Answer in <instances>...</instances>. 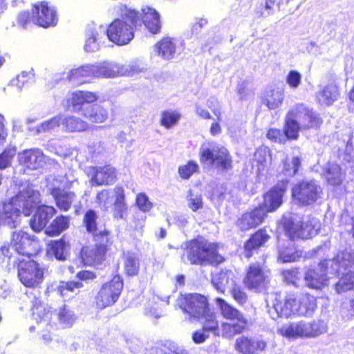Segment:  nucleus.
<instances>
[{"label": "nucleus", "instance_id": "nucleus-51", "mask_svg": "<svg viewBox=\"0 0 354 354\" xmlns=\"http://www.w3.org/2000/svg\"><path fill=\"white\" fill-rule=\"evenodd\" d=\"M354 288V272H349L344 275L335 284V290L338 293L350 290Z\"/></svg>", "mask_w": 354, "mask_h": 354}, {"label": "nucleus", "instance_id": "nucleus-1", "mask_svg": "<svg viewBox=\"0 0 354 354\" xmlns=\"http://www.w3.org/2000/svg\"><path fill=\"white\" fill-rule=\"evenodd\" d=\"M115 10L120 17L113 20L106 29V36L117 45H126L133 39L136 27L141 25L140 13L122 4L115 6Z\"/></svg>", "mask_w": 354, "mask_h": 354}, {"label": "nucleus", "instance_id": "nucleus-45", "mask_svg": "<svg viewBox=\"0 0 354 354\" xmlns=\"http://www.w3.org/2000/svg\"><path fill=\"white\" fill-rule=\"evenodd\" d=\"M203 328L207 332H212L214 335H219L218 322L215 314L209 309L201 318Z\"/></svg>", "mask_w": 354, "mask_h": 354}, {"label": "nucleus", "instance_id": "nucleus-32", "mask_svg": "<svg viewBox=\"0 0 354 354\" xmlns=\"http://www.w3.org/2000/svg\"><path fill=\"white\" fill-rule=\"evenodd\" d=\"M62 126L67 132H82L89 129V124L73 115H62Z\"/></svg>", "mask_w": 354, "mask_h": 354}, {"label": "nucleus", "instance_id": "nucleus-36", "mask_svg": "<svg viewBox=\"0 0 354 354\" xmlns=\"http://www.w3.org/2000/svg\"><path fill=\"white\" fill-rule=\"evenodd\" d=\"M216 304L218 306L221 313L224 318L231 321L241 322L247 323V319L236 308L227 304L222 299H216Z\"/></svg>", "mask_w": 354, "mask_h": 354}, {"label": "nucleus", "instance_id": "nucleus-2", "mask_svg": "<svg viewBox=\"0 0 354 354\" xmlns=\"http://www.w3.org/2000/svg\"><path fill=\"white\" fill-rule=\"evenodd\" d=\"M40 194L32 186L27 185L21 189L19 194L10 201L4 203L0 211V225H6L11 228L19 224L20 209L26 215L33 206L39 202Z\"/></svg>", "mask_w": 354, "mask_h": 354}, {"label": "nucleus", "instance_id": "nucleus-5", "mask_svg": "<svg viewBox=\"0 0 354 354\" xmlns=\"http://www.w3.org/2000/svg\"><path fill=\"white\" fill-rule=\"evenodd\" d=\"M278 331L280 335L288 339L313 338L324 333L326 327L321 321H299L284 324Z\"/></svg>", "mask_w": 354, "mask_h": 354}, {"label": "nucleus", "instance_id": "nucleus-41", "mask_svg": "<svg viewBox=\"0 0 354 354\" xmlns=\"http://www.w3.org/2000/svg\"><path fill=\"white\" fill-rule=\"evenodd\" d=\"M301 128L295 116L294 111L289 112L286 116V122L284 127V133L286 139H297L299 136V131Z\"/></svg>", "mask_w": 354, "mask_h": 354}, {"label": "nucleus", "instance_id": "nucleus-10", "mask_svg": "<svg viewBox=\"0 0 354 354\" xmlns=\"http://www.w3.org/2000/svg\"><path fill=\"white\" fill-rule=\"evenodd\" d=\"M122 287L120 276H115L109 282L104 283L95 297L97 307L104 308L113 305L118 299Z\"/></svg>", "mask_w": 354, "mask_h": 354}, {"label": "nucleus", "instance_id": "nucleus-26", "mask_svg": "<svg viewBox=\"0 0 354 354\" xmlns=\"http://www.w3.org/2000/svg\"><path fill=\"white\" fill-rule=\"evenodd\" d=\"M141 24L144 23L147 28L152 33L156 34L160 29V21L158 13L153 8L145 6L140 13Z\"/></svg>", "mask_w": 354, "mask_h": 354}, {"label": "nucleus", "instance_id": "nucleus-14", "mask_svg": "<svg viewBox=\"0 0 354 354\" xmlns=\"http://www.w3.org/2000/svg\"><path fill=\"white\" fill-rule=\"evenodd\" d=\"M57 18L56 12L50 8L46 3L41 2L34 6L32 10V22L41 27L56 25Z\"/></svg>", "mask_w": 354, "mask_h": 354}, {"label": "nucleus", "instance_id": "nucleus-59", "mask_svg": "<svg viewBox=\"0 0 354 354\" xmlns=\"http://www.w3.org/2000/svg\"><path fill=\"white\" fill-rule=\"evenodd\" d=\"M198 165L194 162H189L187 164L181 165L178 168V173L181 178L188 179L194 173L196 172Z\"/></svg>", "mask_w": 354, "mask_h": 354}, {"label": "nucleus", "instance_id": "nucleus-42", "mask_svg": "<svg viewBox=\"0 0 354 354\" xmlns=\"http://www.w3.org/2000/svg\"><path fill=\"white\" fill-rule=\"evenodd\" d=\"M231 276V272H219L213 275L212 283L218 292L223 293L227 287L234 286V282Z\"/></svg>", "mask_w": 354, "mask_h": 354}, {"label": "nucleus", "instance_id": "nucleus-56", "mask_svg": "<svg viewBox=\"0 0 354 354\" xmlns=\"http://www.w3.org/2000/svg\"><path fill=\"white\" fill-rule=\"evenodd\" d=\"M187 206L193 211L202 209L203 206L202 196L200 194L194 193L192 190L189 191L187 196Z\"/></svg>", "mask_w": 354, "mask_h": 354}, {"label": "nucleus", "instance_id": "nucleus-6", "mask_svg": "<svg viewBox=\"0 0 354 354\" xmlns=\"http://www.w3.org/2000/svg\"><path fill=\"white\" fill-rule=\"evenodd\" d=\"M283 226L290 239H309L317 234L320 223L315 218L289 216L284 218Z\"/></svg>", "mask_w": 354, "mask_h": 354}, {"label": "nucleus", "instance_id": "nucleus-58", "mask_svg": "<svg viewBox=\"0 0 354 354\" xmlns=\"http://www.w3.org/2000/svg\"><path fill=\"white\" fill-rule=\"evenodd\" d=\"M113 192V190L111 191L104 189L97 194L96 203L100 207L104 209H107L112 204V200L111 198L113 197L112 196Z\"/></svg>", "mask_w": 354, "mask_h": 354}, {"label": "nucleus", "instance_id": "nucleus-38", "mask_svg": "<svg viewBox=\"0 0 354 354\" xmlns=\"http://www.w3.org/2000/svg\"><path fill=\"white\" fill-rule=\"evenodd\" d=\"M270 162L271 156L267 147H260L255 151L252 165L257 167L259 174L265 171Z\"/></svg>", "mask_w": 354, "mask_h": 354}, {"label": "nucleus", "instance_id": "nucleus-9", "mask_svg": "<svg viewBox=\"0 0 354 354\" xmlns=\"http://www.w3.org/2000/svg\"><path fill=\"white\" fill-rule=\"evenodd\" d=\"M18 277L25 286L35 288L43 281L44 272L36 261L23 259L19 263Z\"/></svg>", "mask_w": 354, "mask_h": 354}, {"label": "nucleus", "instance_id": "nucleus-11", "mask_svg": "<svg viewBox=\"0 0 354 354\" xmlns=\"http://www.w3.org/2000/svg\"><path fill=\"white\" fill-rule=\"evenodd\" d=\"M321 188L313 180L302 181L292 189L294 201L301 205H310L319 197Z\"/></svg>", "mask_w": 354, "mask_h": 354}, {"label": "nucleus", "instance_id": "nucleus-8", "mask_svg": "<svg viewBox=\"0 0 354 354\" xmlns=\"http://www.w3.org/2000/svg\"><path fill=\"white\" fill-rule=\"evenodd\" d=\"M201 161L209 163L218 169L225 170L232 167V159L227 149L219 146L203 145L200 149Z\"/></svg>", "mask_w": 354, "mask_h": 354}, {"label": "nucleus", "instance_id": "nucleus-49", "mask_svg": "<svg viewBox=\"0 0 354 354\" xmlns=\"http://www.w3.org/2000/svg\"><path fill=\"white\" fill-rule=\"evenodd\" d=\"M120 76H131L138 74L145 70L144 64L138 60H133L129 63L120 64Z\"/></svg>", "mask_w": 354, "mask_h": 354}, {"label": "nucleus", "instance_id": "nucleus-22", "mask_svg": "<svg viewBox=\"0 0 354 354\" xmlns=\"http://www.w3.org/2000/svg\"><path fill=\"white\" fill-rule=\"evenodd\" d=\"M99 96L96 93L88 91H77L68 94L67 101L73 106L74 110L80 111L82 109L84 104H90L96 102Z\"/></svg>", "mask_w": 354, "mask_h": 354}, {"label": "nucleus", "instance_id": "nucleus-15", "mask_svg": "<svg viewBox=\"0 0 354 354\" xmlns=\"http://www.w3.org/2000/svg\"><path fill=\"white\" fill-rule=\"evenodd\" d=\"M11 247L17 253L30 257L36 253L38 242L22 231L14 232L12 236Z\"/></svg>", "mask_w": 354, "mask_h": 354}, {"label": "nucleus", "instance_id": "nucleus-25", "mask_svg": "<svg viewBox=\"0 0 354 354\" xmlns=\"http://www.w3.org/2000/svg\"><path fill=\"white\" fill-rule=\"evenodd\" d=\"M293 111L296 119L304 129L317 127L322 122L320 118L312 110L303 106H299Z\"/></svg>", "mask_w": 354, "mask_h": 354}, {"label": "nucleus", "instance_id": "nucleus-64", "mask_svg": "<svg viewBox=\"0 0 354 354\" xmlns=\"http://www.w3.org/2000/svg\"><path fill=\"white\" fill-rule=\"evenodd\" d=\"M298 257L299 254L292 248H288L279 251V259L283 262L295 261Z\"/></svg>", "mask_w": 354, "mask_h": 354}, {"label": "nucleus", "instance_id": "nucleus-28", "mask_svg": "<svg viewBox=\"0 0 354 354\" xmlns=\"http://www.w3.org/2000/svg\"><path fill=\"white\" fill-rule=\"evenodd\" d=\"M317 307L316 298L309 294L298 295L297 315L311 317Z\"/></svg>", "mask_w": 354, "mask_h": 354}, {"label": "nucleus", "instance_id": "nucleus-4", "mask_svg": "<svg viewBox=\"0 0 354 354\" xmlns=\"http://www.w3.org/2000/svg\"><path fill=\"white\" fill-rule=\"evenodd\" d=\"M186 256L191 264H218L223 261V258L218 253L217 244L202 237L187 243Z\"/></svg>", "mask_w": 354, "mask_h": 354}, {"label": "nucleus", "instance_id": "nucleus-62", "mask_svg": "<svg viewBox=\"0 0 354 354\" xmlns=\"http://www.w3.org/2000/svg\"><path fill=\"white\" fill-rule=\"evenodd\" d=\"M96 218V214L93 210L87 212L84 216V223L87 230L93 234L97 230Z\"/></svg>", "mask_w": 354, "mask_h": 354}, {"label": "nucleus", "instance_id": "nucleus-16", "mask_svg": "<svg viewBox=\"0 0 354 354\" xmlns=\"http://www.w3.org/2000/svg\"><path fill=\"white\" fill-rule=\"evenodd\" d=\"M266 217L264 209L257 207L243 214L236 221V225L241 231H248L260 225Z\"/></svg>", "mask_w": 354, "mask_h": 354}, {"label": "nucleus", "instance_id": "nucleus-31", "mask_svg": "<svg viewBox=\"0 0 354 354\" xmlns=\"http://www.w3.org/2000/svg\"><path fill=\"white\" fill-rule=\"evenodd\" d=\"M176 48V41L172 38L165 37L154 46L153 50L158 57L169 60L174 57Z\"/></svg>", "mask_w": 354, "mask_h": 354}, {"label": "nucleus", "instance_id": "nucleus-3", "mask_svg": "<svg viewBox=\"0 0 354 354\" xmlns=\"http://www.w3.org/2000/svg\"><path fill=\"white\" fill-rule=\"evenodd\" d=\"M354 264V252H342L337 254L335 258L327 259L319 265L318 271L308 270L305 275L306 285L311 288L320 289L326 285L329 275H335L342 269Z\"/></svg>", "mask_w": 354, "mask_h": 354}, {"label": "nucleus", "instance_id": "nucleus-60", "mask_svg": "<svg viewBox=\"0 0 354 354\" xmlns=\"http://www.w3.org/2000/svg\"><path fill=\"white\" fill-rule=\"evenodd\" d=\"M301 77L299 71L291 70L286 77V82L291 88L296 89L301 84Z\"/></svg>", "mask_w": 354, "mask_h": 354}, {"label": "nucleus", "instance_id": "nucleus-53", "mask_svg": "<svg viewBox=\"0 0 354 354\" xmlns=\"http://www.w3.org/2000/svg\"><path fill=\"white\" fill-rule=\"evenodd\" d=\"M52 250L56 259L65 260L68 256L69 244L63 239H60L53 243Z\"/></svg>", "mask_w": 354, "mask_h": 354}, {"label": "nucleus", "instance_id": "nucleus-54", "mask_svg": "<svg viewBox=\"0 0 354 354\" xmlns=\"http://www.w3.org/2000/svg\"><path fill=\"white\" fill-rule=\"evenodd\" d=\"M16 156L15 147H8L0 153V170H4L12 166L14 158Z\"/></svg>", "mask_w": 354, "mask_h": 354}, {"label": "nucleus", "instance_id": "nucleus-17", "mask_svg": "<svg viewBox=\"0 0 354 354\" xmlns=\"http://www.w3.org/2000/svg\"><path fill=\"white\" fill-rule=\"evenodd\" d=\"M18 160L19 164L24 167L36 170L44 167L47 158L41 150L33 149L19 153Z\"/></svg>", "mask_w": 354, "mask_h": 354}, {"label": "nucleus", "instance_id": "nucleus-34", "mask_svg": "<svg viewBox=\"0 0 354 354\" xmlns=\"http://www.w3.org/2000/svg\"><path fill=\"white\" fill-rule=\"evenodd\" d=\"M50 194L55 200L57 206L64 211H68L75 199L73 192H66L58 188H53Z\"/></svg>", "mask_w": 354, "mask_h": 354}, {"label": "nucleus", "instance_id": "nucleus-47", "mask_svg": "<svg viewBox=\"0 0 354 354\" xmlns=\"http://www.w3.org/2000/svg\"><path fill=\"white\" fill-rule=\"evenodd\" d=\"M81 282L76 281H61L57 288V292L62 297H70L72 294H77V291L82 287Z\"/></svg>", "mask_w": 354, "mask_h": 354}, {"label": "nucleus", "instance_id": "nucleus-43", "mask_svg": "<svg viewBox=\"0 0 354 354\" xmlns=\"http://www.w3.org/2000/svg\"><path fill=\"white\" fill-rule=\"evenodd\" d=\"M69 227V219L67 216H60L55 218L46 229V234L55 236L60 234Z\"/></svg>", "mask_w": 354, "mask_h": 354}, {"label": "nucleus", "instance_id": "nucleus-52", "mask_svg": "<svg viewBox=\"0 0 354 354\" xmlns=\"http://www.w3.org/2000/svg\"><path fill=\"white\" fill-rule=\"evenodd\" d=\"M180 114L176 111H165L161 114L160 124L167 129L176 125L180 118Z\"/></svg>", "mask_w": 354, "mask_h": 354}, {"label": "nucleus", "instance_id": "nucleus-63", "mask_svg": "<svg viewBox=\"0 0 354 354\" xmlns=\"http://www.w3.org/2000/svg\"><path fill=\"white\" fill-rule=\"evenodd\" d=\"M266 136L269 140L277 143H284L287 140L284 132L274 128L270 129L267 131Z\"/></svg>", "mask_w": 354, "mask_h": 354}, {"label": "nucleus", "instance_id": "nucleus-18", "mask_svg": "<svg viewBox=\"0 0 354 354\" xmlns=\"http://www.w3.org/2000/svg\"><path fill=\"white\" fill-rule=\"evenodd\" d=\"M266 346V342L259 337L241 336L236 339L235 343V349L242 354H257Z\"/></svg>", "mask_w": 354, "mask_h": 354}, {"label": "nucleus", "instance_id": "nucleus-39", "mask_svg": "<svg viewBox=\"0 0 354 354\" xmlns=\"http://www.w3.org/2000/svg\"><path fill=\"white\" fill-rule=\"evenodd\" d=\"M270 236L265 230L257 231L245 244V256L250 258L251 252L263 245L269 239Z\"/></svg>", "mask_w": 354, "mask_h": 354}, {"label": "nucleus", "instance_id": "nucleus-24", "mask_svg": "<svg viewBox=\"0 0 354 354\" xmlns=\"http://www.w3.org/2000/svg\"><path fill=\"white\" fill-rule=\"evenodd\" d=\"M82 115L93 123H104L109 116V110L101 104H95L82 109Z\"/></svg>", "mask_w": 354, "mask_h": 354}, {"label": "nucleus", "instance_id": "nucleus-55", "mask_svg": "<svg viewBox=\"0 0 354 354\" xmlns=\"http://www.w3.org/2000/svg\"><path fill=\"white\" fill-rule=\"evenodd\" d=\"M62 125V115H57L48 120H46L37 127V133H44L55 129Z\"/></svg>", "mask_w": 354, "mask_h": 354}, {"label": "nucleus", "instance_id": "nucleus-27", "mask_svg": "<svg viewBox=\"0 0 354 354\" xmlns=\"http://www.w3.org/2000/svg\"><path fill=\"white\" fill-rule=\"evenodd\" d=\"M116 179V171L111 165L99 167L91 178V183L96 185L113 183Z\"/></svg>", "mask_w": 354, "mask_h": 354}, {"label": "nucleus", "instance_id": "nucleus-12", "mask_svg": "<svg viewBox=\"0 0 354 354\" xmlns=\"http://www.w3.org/2000/svg\"><path fill=\"white\" fill-rule=\"evenodd\" d=\"M270 282V272L261 267L259 263L250 265L243 280L245 286L250 290L260 292Z\"/></svg>", "mask_w": 354, "mask_h": 354}, {"label": "nucleus", "instance_id": "nucleus-37", "mask_svg": "<svg viewBox=\"0 0 354 354\" xmlns=\"http://www.w3.org/2000/svg\"><path fill=\"white\" fill-rule=\"evenodd\" d=\"M325 176L330 185H339L345 178V172L339 165L329 162L325 169Z\"/></svg>", "mask_w": 354, "mask_h": 354}, {"label": "nucleus", "instance_id": "nucleus-50", "mask_svg": "<svg viewBox=\"0 0 354 354\" xmlns=\"http://www.w3.org/2000/svg\"><path fill=\"white\" fill-rule=\"evenodd\" d=\"M247 323L236 322V323H223L222 324L223 336L232 337L234 335L242 333Z\"/></svg>", "mask_w": 354, "mask_h": 354}, {"label": "nucleus", "instance_id": "nucleus-20", "mask_svg": "<svg viewBox=\"0 0 354 354\" xmlns=\"http://www.w3.org/2000/svg\"><path fill=\"white\" fill-rule=\"evenodd\" d=\"M55 213L56 209L52 206H39L30 221L31 228L35 232H40Z\"/></svg>", "mask_w": 354, "mask_h": 354}, {"label": "nucleus", "instance_id": "nucleus-29", "mask_svg": "<svg viewBox=\"0 0 354 354\" xmlns=\"http://www.w3.org/2000/svg\"><path fill=\"white\" fill-rule=\"evenodd\" d=\"M91 77H95L94 65L92 64L72 69L67 74V79L75 84L84 83L86 82V78Z\"/></svg>", "mask_w": 354, "mask_h": 354}, {"label": "nucleus", "instance_id": "nucleus-35", "mask_svg": "<svg viewBox=\"0 0 354 354\" xmlns=\"http://www.w3.org/2000/svg\"><path fill=\"white\" fill-rule=\"evenodd\" d=\"M32 315L36 322L48 325L51 322L53 313L46 304L35 300L32 308Z\"/></svg>", "mask_w": 354, "mask_h": 354}, {"label": "nucleus", "instance_id": "nucleus-46", "mask_svg": "<svg viewBox=\"0 0 354 354\" xmlns=\"http://www.w3.org/2000/svg\"><path fill=\"white\" fill-rule=\"evenodd\" d=\"M301 160L297 156H286L283 160L282 173L286 176H293L298 171Z\"/></svg>", "mask_w": 354, "mask_h": 354}, {"label": "nucleus", "instance_id": "nucleus-13", "mask_svg": "<svg viewBox=\"0 0 354 354\" xmlns=\"http://www.w3.org/2000/svg\"><path fill=\"white\" fill-rule=\"evenodd\" d=\"M298 295L288 293L283 297L275 295L272 304L276 316L270 312L273 319L279 317H289L291 315H297Z\"/></svg>", "mask_w": 354, "mask_h": 354}, {"label": "nucleus", "instance_id": "nucleus-21", "mask_svg": "<svg viewBox=\"0 0 354 354\" xmlns=\"http://www.w3.org/2000/svg\"><path fill=\"white\" fill-rule=\"evenodd\" d=\"M106 249L104 245L84 247L81 257L84 264L94 266L100 263L105 257Z\"/></svg>", "mask_w": 354, "mask_h": 354}, {"label": "nucleus", "instance_id": "nucleus-7", "mask_svg": "<svg viewBox=\"0 0 354 354\" xmlns=\"http://www.w3.org/2000/svg\"><path fill=\"white\" fill-rule=\"evenodd\" d=\"M177 304L185 313L195 319H200L209 309L207 298L197 293L180 295Z\"/></svg>", "mask_w": 354, "mask_h": 354}, {"label": "nucleus", "instance_id": "nucleus-48", "mask_svg": "<svg viewBox=\"0 0 354 354\" xmlns=\"http://www.w3.org/2000/svg\"><path fill=\"white\" fill-rule=\"evenodd\" d=\"M124 267L125 272L130 276L138 274L140 261L138 257L133 253H127L124 257Z\"/></svg>", "mask_w": 354, "mask_h": 354}, {"label": "nucleus", "instance_id": "nucleus-33", "mask_svg": "<svg viewBox=\"0 0 354 354\" xmlns=\"http://www.w3.org/2000/svg\"><path fill=\"white\" fill-rule=\"evenodd\" d=\"M284 98V91L280 87L268 88L263 97V103L269 109H275L282 103Z\"/></svg>", "mask_w": 354, "mask_h": 354}, {"label": "nucleus", "instance_id": "nucleus-44", "mask_svg": "<svg viewBox=\"0 0 354 354\" xmlns=\"http://www.w3.org/2000/svg\"><path fill=\"white\" fill-rule=\"evenodd\" d=\"M112 196L115 197L114 216L116 218H122L123 214L126 212L127 207L124 202V194L122 187H117L113 189Z\"/></svg>", "mask_w": 354, "mask_h": 354}, {"label": "nucleus", "instance_id": "nucleus-61", "mask_svg": "<svg viewBox=\"0 0 354 354\" xmlns=\"http://www.w3.org/2000/svg\"><path fill=\"white\" fill-rule=\"evenodd\" d=\"M340 315L345 321L351 320L354 317V299L342 304Z\"/></svg>", "mask_w": 354, "mask_h": 354}, {"label": "nucleus", "instance_id": "nucleus-19", "mask_svg": "<svg viewBox=\"0 0 354 354\" xmlns=\"http://www.w3.org/2000/svg\"><path fill=\"white\" fill-rule=\"evenodd\" d=\"M84 50L93 52L99 49L102 41L106 38V28L102 26L93 25L86 31Z\"/></svg>", "mask_w": 354, "mask_h": 354}, {"label": "nucleus", "instance_id": "nucleus-57", "mask_svg": "<svg viewBox=\"0 0 354 354\" xmlns=\"http://www.w3.org/2000/svg\"><path fill=\"white\" fill-rule=\"evenodd\" d=\"M59 321L66 325L71 324L75 319V316L66 306L61 308L59 312L55 315Z\"/></svg>", "mask_w": 354, "mask_h": 354}, {"label": "nucleus", "instance_id": "nucleus-23", "mask_svg": "<svg viewBox=\"0 0 354 354\" xmlns=\"http://www.w3.org/2000/svg\"><path fill=\"white\" fill-rule=\"evenodd\" d=\"M286 192L284 185L281 187H276L270 190L264 196V201L262 207L267 212L275 211L282 203V198Z\"/></svg>", "mask_w": 354, "mask_h": 354}, {"label": "nucleus", "instance_id": "nucleus-40", "mask_svg": "<svg viewBox=\"0 0 354 354\" xmlns=\"http://www.w3.org/2000/svg\"><path fill=\"white\" fill-rule=\"evenodd\" d=\"M338 96L337 88L335 86L330 84L320 88L316 94V98L321 105L329 106L337 100Z\"/></svg>", "mask_w": 354, "mask_h": 354}, {"label": "nucleus", "instance_id": "nucleus-30", "mask_svg": "<svg viewBox=\"0 0 354 354\" xmlns=\"http://www.w3.org/2000/svg\"><path fill=\"white\" fill-rule=\"evenodd\" d=\"M95 77L113 78L120 76V64L105 61L94 65Z\"/></svg>", "mask_w": 354, "mask_h": 354}]
</instances>
